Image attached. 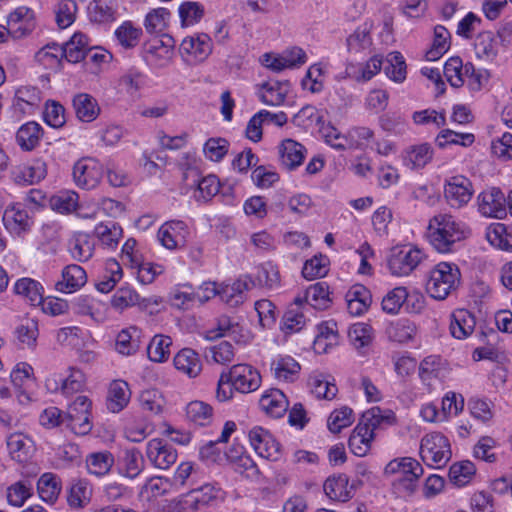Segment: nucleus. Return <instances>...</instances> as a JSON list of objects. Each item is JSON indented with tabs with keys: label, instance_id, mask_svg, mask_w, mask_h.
<instances>
[{
	"label": "nucleus",
	"instance_id": "obj_46",
	"mask_svg": "<svg viewBox=\"0 0 512 512\" xmlns=\"http://www.w3.org/2000/svg\"><path fill=\"white\" fill-rule=\"evenodd\" d=\"M122 268L115 259L106 262L105 271L96 283V288L102 293L110 292L122 278Z\"/></svg>",
	"mask_w": 512,
	"mask_h": 512
},
{
	"label": "nucleus",
	"instance_id": "obj_18",
	"mask_svg": "<svg viewBox=\"0 0 512 512\" xmlns=\"http://www.w3.org/2000/svg\"><path fill=\"white\" fill-rule=\"evenodd\" d=\"M308 308L303 304L302 297H296L282 316L280 329L285 334L301 331L306 325Z\"/></svg>",
	"mask_w": 512,
	"mask_h": 512
},
{
	"label": "nucleus",
	"instance_id": "obj_7",
	"mask_svg": "<svg viewBox=\"0 0 512 512\" xmlns=\"http://www.w3.org/2000/svg\"><path fill=\"white\" fill-rule=\"evenodd\" d=\"M223 498V491L217 484L206 483L183 495L178 503V512H196Z\"/></svg>",
	"mask_w": 512,
	"mask_h": 512
},
{
	"label": "nucleus",
	"instance_id": "obj_60",
	"mask_svg": "<svg viewBox=\"0 0 512 512\" xmlns=\"http://www.w3.org/2000/svg\"><path fill=\"white\" fill-rule=\"evenodd\" d=\"M204 6L199 2L186 1L179 6V17L182 26H192L204 16Z\"/></svg>",
	"mask_w": 512,
	"mask_h": 512
},
{
	"label": "nucleus",
	"instance_id": "obj_20",
	"mask_svg": "<svg viewBox=\"0 0 512 512\" xmlns=\"http://www.w3.org/2000/svg\"><path fill=\"white\" fill-rule=\"evenodd\" d=\"M87 282L85 270L77 265H67L62 270L61 280L55 283V289L61 293H74L82 288Z\"/></svg>",
	"mask_w": 512,
	"mask_h": 512
},
{
	"label": "nucleus",
	"instance_id": "obj_53",
	"mask_svg": "<svg viewBox=\"0 0 512 512\" xmlns=\"http://www.w3.org/2000/svg\"><path fill=\"white\" fill-rule=\"evenodd\" d=\"M476 473V467L474 463L470 461H462L454 463L449 469L450 481L458 486L462 487L468 484Z\"/></svg>",
	"mask_w": 512,
	"mask_h": 512
},
{
	"label": "nucleus",
	"instance_id": "obj_63",
	"mask_svg": "<svg viewBox=\"0 0 512 512\" xmlns=\"http://www.w3.org/2000/svg\"><path fill=\"white\" fill-rule=\"evenodd\" d=\"M69 251L74 259L81 262L87 261L93 256L94 243L87 235L82 234L70 242Z\"/></svg>",
	"mask_w": 512,
	"mask_h": 512
},
{
	"label": "nucleus",
	"instance_id": "obj_59",
	"mask_svg": "<svg viewBox=\"0 0 512 512\" xmlns=\"http://www.w3.org/2000/svg\"><path fill=\"white\" fill-rule=\"evenodd\" d=\"M170 304L177 309H189L194 305L196 294L189 285H181L170 292Z\"/></svg>",
	"mask_w": 512,
	"mask_h": 512
},
{
	"label": "nucleus",
	"instance_id": "obj_30",
	"mask_svg": "<svg viewBox=\"0 0 512 512\" xmlns=\"http://www.w3.org/2000/svg\"><path fill=\"white\" fill-rule=\"evenodd\" d=\"M7 447L12 458L19 463L27 462L35 450L32 439L22 433L11 434L7 438Z\"/></svg>",
	"mask_w": 512,
	"mask_h": 512
},
{
	"label": "nucleus",
	"instance_id": "obj_34",
	"mask_svg": "<svg viewBox=\"0 0 512 512\" xmlns=\"http://www.w3.org/2000/svg\"><path fill=\"white\" fill-rule=\"evenodd\" d=\"M323 489L331 500L347 502L353 497V492L349 490V479L345 474L329 477L324 482Z\"/></svg>",
	"mask_w": 512,
	"mask_h": 512
},
{
	"label": "nucleus",
	"instance_id": "obj_25",
	"mask_svg": "<svg viewBox=\"0 0 512 512\" xmlns=\"http://www.w3.org/2000/svg\"><path fill=\"white\" fill-rule=\"evenodd\" d=\"M347 310L352 316H360L365 313L372 303L370 291L362 284H355L347 291Z\"/></svg>",
	"mask_w": 512,
	"mask_h": 512
},
{
	"label": "nucleus",
	"instance_id": "obj_41",
	"mask_svg": "<svg viewBox=\"0 0 512 512\" xmlns=\"http://www.w3.org/2000/svg\"><path fill=\"white\" fill-rule=\"evenodd\" d=\"M61 489V480L53 473H44L37 482V491L40 498L50 504L58 499Z\"/></svg>",
	"mask_w": 512,
	"mask_h": 512
},
{
	"label": "nucleus",
	"instance_id": "obj_22",
	"mask_svg": "<svg viewBox=\"0 0 512 512\" xmlns=\"http://www.w3.org/2000/svg\"><path fill=\"white\" fill-rule=\"evenodd\" d=\"M41 91L34 86H22L15 92L13 107L16 112L31 115L41 103Z\"/></svg>",
	"mask_w": 512,
	"mask_h": 512
},
{
	"label": "nucleus",
	"instance_id": "obj_39",
	"mask_svg": "<svg viewBox=\"0 0 512 512\" xmlns=\"http://www.w3.org/2000/svg\"><path fill=\"white\" fill-rule=\"evenodd\" d=\"M85 463L90 475L103 477L111 470L114 457L108 451L93 452L86 456Z\"/></svg>",
	"mask_w": 512,
	"mask_h": 512
},
{
	"label": "nucleus",
	"instance_id": "obj_3",
	"mask_svg": "<svg viewBox=\"0 0 512 512\" xmlns=\"http://www.w3.org/2000/svg\"><path fill=\"white\" fill-rule=\"evenodd\" d=\"M461 273L454 263L440 262L428 273L427 293L436 300L446 299L460 284Z\"/></svg>",
	"mask_w": 512,
	"mask_h": 512
},
{
	"label": "nucleus",
	"instance_id": "obj_49",
	"mask_svg": "<svg viewBox=\"0 0 512 512\" xmlns=\"http://www.w3.org/2000/svg\"><path fill=\"white\" fill-rule=\"evenodd\" d=\"M485 237L489 244L496 249L509 251L512 248L510 244V235L507 232V227L504 223L494 222L491 223L485 232Z\"/></svg>",
	"mask_w": 512,
	"mask_h": 512
},
{
	"label": "nucleus",
	"instance_id": "obj_51",
	"mask_svg": "<svg viewBox=\"0 0 512 512\" xmlns=\"http://www.w3.org/2000/svg\"><path fill=\"white\" fill-rule=\"evenodd\" d=\"M189 421L199 426H206L213 418V408L203 401H192L186 407Z\"/></svg>",
	"mask_w": 512,
	"mask_h": 512
},
{
	"label": "nucleus",
	"instance_id": "obj_62",
	"mask_svg": "<svg viewBox=\"0 0 512 512\" xmlns=\"http://www.w3.org/2000/svg\"><path fill=\"white\" fill-rule=\"evenodd\" d=\"M348 337L357 350L363 349L372 341V327L366 323H355L350 327Z\"/></svg>",
	"mask_w": 512,
	"mask_h": 512
},
{
	"label": "nucleus",
	"instance_id": "obj_42",
	"mask_svg": "<svg viewBox=\"0 0 512 512\" xmlns=\"http://www.w3.org/2000/svg\"><path fill=\"white\" fill-rule=\"evenodd\" d=\"M65 59L70 63H78L86 59L88 52V38L83 33H75L64 45Z\"/></svg>",
	"mask_w": 512,
	"mask_h": 512
},
{
	"label": "nucleus",
	"instance_id": "obj_29",
	"mask_svg": "<svg viewBox=\"0 0 512 512\" xmlns=\"http://www.w3.org/2000/svg\"><path fill=\"white\" fill-rule=\"evenodd\" d=\"M175 368L190 378L197 377L202 371V363L196 351L190 348L180 350L174 356Z\"/></svg>",
	"mask_w": 512,
	"mask_h": 512
},
{
	"label": "nucleus",
	"instance_id": "obj_21",
	"mask_svg": "<svg viewBox=\"0 0 512 512\" xmlns=\"http://www.w3.org/2000/svg\"><path fill=\"white\" fill-rule=\"evenodd\" d=\"M289 90V81L270 80L259 85L258 95L264 104L279 106L284 103Z\"/></svg>",
	"mask_w": 512,
	"mask_h": 512
},
{
	"label": "nucleus",
	"instance_id": "obj_54",
	"mask_svg": "<svg viewBox=\"0 0 512 512\" xmlns=\"http://www.w3.org/2000/svg\"><path fill=\"white\" fill-rule=\"evenodd\" d=\"M144 458L137 448L126 449L123 455L124 475L128 478H136L144 469Z\"/></svg>",
	"mask_w": 512,
	"mask_h": 512
},
{
	"label": "nucleus",
	"instance_id": "obj_15",
	"mask_svg": "<svg viewBox=\"0 0 512 512\" xmlns=\"http://www.w3.org/2000/svg\"><path fill=\"white\" fill-rule=\"evenodd\" d=\"M189 235L185 222L181 220H170L161 225L157 237L162 246L173 250L184 247Z\"/></svg>",
	"mask_w": 512,
	"mask_h": 512
},
{
	"label": "nucleus",
	"instance_id": "obj_57",
	"mask_svg": "<svg viewBox=\"0 0 512 512\" xmlns=\"http://www.w3.org/2000/svg\"><path fill=\"white\" fill-rule=\"evenodd\" d=\"M329 258L318 254L304 263L302 275L307 280L324 277L328 272Z\"/></svg>",
	"mask_w": 512,
	"mask_h": 512
},
{
	"label": "nucleus",
	"instance_id": "obj_10",
	"mask_svg": "<svg viewBox=\"0 0 512 512\" xmlns=\"http://www.w3.org/2000/svg\"><path fill=\"white\" fill-rule=\"evenodd\" d=\"M213 44L210 36L198 33L185 37L179 47L183 60L187 63H201L212 53Z\"/></svg>",
	"mask_w": 512,
	"mask_h": 512
},
{
	"label": "nucleus",
	"instance_id": "obj_13",
	"mask_svg": "<svg viewBox=\"0 0 512 512\" xmlns=\"http://www.w3.org/2000/svg\"><path fill=\"white\" fill-rule=\"evenodd\" d=\"M233 388L240 393H250L257 390L261 385L259 372L248 364L233 365L226 372Z\"/></svg>",
	"mask_w": 512,
	"mask_h": 512
},
{
	"label": "nucleus",
	"instance_id": "obj_28",
	"mask_svg": "<svg viewBox=\"0 0 512 512\" xmlns=\"http://www.w3.org/2000/svg\"><path fill=\"white\" fill-rule=\"evenodd\" d=\"M13 290L32 306H39L43 302L44 287L37 280L28 277L18 279Z\"/></svg>",
	"mask_w": 512,
	"mask_h": 512
},
{
	"label": "nucleus",
	"instance_id": "obj_6",
	"mask_svg": "<svg viewBox=\"0 0 512 512\" xmlns=\"http://www.w3.org/2000/svg\"><path fill=\"white\" fill-rule=\"evenodd\" d=\"M91 408L92 402L87 396H77L67 407L64 415L65 427L76 435H87L93 427Z\"/></svg>",
	"mask_w": 512,
	"mask_h": 512
},
{
	"label": "nucleus",
	"instance_id": "obj_26",
	"mask_svg": "<svg viewBox=\"0 0 512 512\" xmlns=\"http://www.w3.org/2000/svg\"><path fill=\"white\" fill-rule=\"evenodd\" d=\"M142 331L136 326L122 329L116 336L115 350L123 356L134 355L141 345Z\"/></svg>",
	"mask_w": 512,
	"mask_h": 512
},
{
	"label": "nucleus",
	"instance_id": "obj_64",
	"mask_svg": "<svg viewBox=\"0 0 512 512\" xmlns=\"http://www.w3.org/2000/svg\"><path fill=\"white\" fill-rule=\"evenodd\" d=\"M491 156L501 161L512 160V134L504 133L500 138L491 142Z\"/></svg>",
	"mask_w": 512,
	"mask_h": 512
},
{
	"label": "nucleus",
	"instance_id": "obj_58",
	"mask_svg": "<svg viewBox=\"0 0 512 512\" xmlns=\"http://www.w3.org/2000/svg\"><path fill=\"white\" fill-rule=\"evenodd\" d=\"M475 141V136L471 133H458L450 129L442 130L437 138L436 143L440 148L447 145H461L463 147L471 146Z\"/></svg>",
	"mask_w": 512,
	"mask_h": 512
},
{
	"label": "nucleus",
	"instance_id": "obj_61",
	"mask_svg": "<svg viewBox=\"0 0 512 512\" xmlns=\"http://www.w3.org/2000/svg\"><path fill=\"white\" fill-rule=\"evenodd\" d=\"M407 299H409L407 289L402 286L396 287L383 298L382 309L386 313L397 314Z\"/></svg>",
	"mask_w": 512,
	"mask_h": 512
},
{
	"label": "nucleus",
	"instance_id": "obj_50",
	"mask_svg": "<svg viewBox=\"0 0 512 512\" xmlns=\"http://www.w3.org/2000/svg\"><path fill=\"white\" fill-rule=\"evenodd\" d=\"M171 345L172 339L169 336L155 335L147 347L148 358L157 363L166 361L170 355Z\"/></svg>",
	"mask_w": 512,
	"mask_h": 512
},
{
	"label": "nucleus",
	"instance_id": "obj_23",
	"mask_svg": "<svg viewBox=\"0 0 512 512\" xmlns=\"http://www.w3.org/2000/svg\"><path fill=\"white\" fill-rule=\"evenodd\" d=\"M306 148L293 139H285L279 146V156L284 168L292 171L302 165Z\"/></svg>",
	"mask_w": 512,
	"mask_h": 512
},
{
	"label": "nucleus",
	"instance_id": "obj_17",
	"mask_svg": "<svg viewBox=\"0 0 512 512\" xmlns=\"http://www.w3.org/2000/svg\"><path fill=\"white\" fill-rule=\"evenodd\" d=\"M254 286L249 276H242L232 283L220 284V299L230 307H237L246 300L247 292Z\"/></svg>",
	"mask_w": 512,
	"mask_h": 512
},
{
	"label": "nucleus",
	"instance_id": "obj_24",
	"mask_svg": "<svg viewBox=\"0 0 512 512\" xmlns=\"http://www.w3.org/2000/svg\"><path fill=\"white\" fill-rule=\"evenodd\" d=\"M259 406L271 417L280 418L287 412L289 402L281 390L273 388L262 394Z\"/></svg>",
	"mask_w": 512,
	"mask_h": 512
},
{
	"label": "nucleus",
	"instance_id": "obj_36",
	"mask_svg": "<svg viewBox=\"0 0 512 512\" xmlns=\"http://www.w3.org/2000/svg\"><path fill=\"white\" fill-rule=\"evenodd\" d=\"M450 331L453 337L464 339L472 334L475 329L476 320L466 309H458L452 314Z\"/></svg>",
	"mask_w": 512,
	"mask_h": 512
},
{
	"label": "nucleus",
	"instance_id": "obj_40",
	"mask_svg": "<svg viewBox=\"0 0 512 512\" xmlns=\"http://www.w3.org/2000/svg\"><path fill=\"white\" fill-rule=\"evenodd\" d=\"M43 135L42 127L34 121L23 124L16 133L19 146L25 151L33 150Z\"/></svg>",
	"mask_w": 512,
	"mask_h": 512
},
{
	"label": "nucleus",
	"instance_id": "obj_5",
	"mask_svg": "<svg viewBox=\"0 0 512 512\" xmlns=\"http://www.w3.org/2000/svg\"><path fill=\"white\" fill-rule=\"evenodd\" d=\"M422 460L429 466L441 468L451 458V449L448 439L439 432L426 434L420 444Z\"/></svg>",
	"mask_w": 512,
	"mask_h": 512
},
{
	"label": "nucleus",
	"instance_id": "obj_38",
	"mask_svg": "<svg viewBox=\"0 0 512 512\" xmlns=\"http://www.w3.org/2000/svg\"><path fill=\"white\" fill-rule=\"evenodd\" d=\"M433 158V149L428 143L409 147L404 155V164L410 169H421Z\"/></svg>",
	"mask_w": 512,
	"mask_h": 512
},
{
	"label": "nucleus",
	"instance_id": "obj_55",
	"mask_svg": "<svg viewBox=\"0 0 512 512\" xmlns=\"http://www.w3.org/2000/svg\"><path fill=\"white\" fill-rule=\"evenodd\" d=\"M79 195L75 191H60L52 196L50 200L51 208L59 213L68 214L76 210L78 206Z\"/></svg>",
	"mask_w": 512,
	"mask_h": 512
},
{
	"label": "nucleus",
	"instance_id": "obj_35",
	"mask_svg": "<svg viewBox=\"0 0 512 512\" xmlns=\"http://www.w3.org/2000/svg\"><path fill=\"white\" fill-rule=\"evenodd\" d=\"M73 107L77 118L82 122H92L100 113L96 99L87 93H79L74 96Z\"/></svg>",
	"mask_w": 512,
	"mask_h": 512
},
{
	"label": "nucleus",
	"instance_id": "obj_2",
	"mask_svg": "<svg viewBox=\"0 0 512 512\" xmlns=\"http://www.w3.org/2000/svg\"><path fill=\"white\" fill-rule=\"evenodd\" d=\"M423 473L421 464L412 457L395 458L384 469L386 476H394L392 487L400 497H409L415 493Z\"/></svg>",
	"mask_w": 512,
	"mask_h": 512
},
{
	"label": "nucleus",
	"instance_id": "obj_52",
	"mask_svg": "<svg viewBox=\"0 0 512 512\" xmlns=\"http://www.w3.org/2000/svg\"><path fill=\"white\" fill-rule=\"evenodd\" d=\"M86 378L84 373L76 368H69V374L61 379L60 391L66 396L70 397L75 393L82 392L85 388Z\"/></svg>",
	"mask_w": 512,
	"mask_h": 512
},
{
	"label": "nucleus",
	"instance_id": "obj_27",
	"mask_svg": "<svg viewBox=\"0 0 512 512\" xmlns=\"http://www.w3.org/2000/svg\"><path fill=\"white\" fill-rule=\"evenodd\" d=\"M312 394L319 399L332 400L335 398L338 388L329 375L313 371L307 380Z\"/></svg>",
	"mask_w": 512,
	"mask_h": 512
},
{
	"label": "nucleus",
	"instance_id": "obj_12",
	"mask_svg": "<svg viewBox=\"0 0 512 512\" xmlns=\"http://www.w3.org/2000/svg\"><path fill=\"white\" fill-rule=\"evenodd\" d=\"M249 442L262 458L277 461L281 457V446L272 434L261 426H254L248 434Z\"/></svg>",
	"mask_w": 512,
	"mask_h": 512
},
{
	"label": "nucleus",
	"instance_id": "obj_8",
	"mask_svg": "<svg viewBox=\"0 0 512 512\" xmlns=\"http://www.w3.org/2000/svg\"><path fill=\"white\" fill-rule=\"evenodd\" d=\"M104 174L103 165L95 158L83 157L73 166V180L84 190L95 189L101 182Z\"/></svg>",
	"mask_w": 512,
	"mask_h": 512
},
{
	"label": "nucleus",
	"instance_id": "obj_9",
	"mask_svg": "<svg viewBox=\"0 0 512 512\" xmlns=\"http://www.w3.org/2000/svg\"><path fill=\"white\" fill-rule=\"evenodd\" d=\"M183 180L187 188H196L194 198L199 202L210 201L220 190V182L215 175L201 178L196 168L188 167L183 173Z\"/></svg>",
	"mask_w": 512,
	"mask_h": 512
},
{
	"label": "nucleus",
	"instance_id": "obj_48",
	"mask_svg": "<svg viewBox=\"0 0 512 512\" xmlns=\"http://www.w3.org/2000/svg\"><path fill=\"white\" fill-rule=\"evenodd\" d=\"M46 174V163L41 159H36L24 166L15 176V180L18 183L32 185L44 179Z\"/></svg>",
	"mask_w": 512,
	"mask_h": 512
},
{
	"label": "nucleus",
	"instance_id": "obj_1",
	"mask_svg": "<svg viewBox=\"0 0 512 512\" xmlns=\"http://www.w3.org/2000/svg\"><path fill=\"white\" fill-rule=\"evenodd\" d=\"M470 234L468 226L449 213L435 214L426 229L427 241L442 254L454 252Z\"/></svg>",
	"mask_w": 512,
	"mask_h": 512
},
{
	"label": "nucleus",
	"instance_id": "obj_47",
	"mask_svg": "<svg viewBox=\"0 0 512 512\" xmlns=\"http://www.w3.org/2000/svg\"><path fill=\"white\" fill-rule=\"evenodd\" d=\"M373 438V433L368 432L363 424H357L349 438V448L355 455L365 456L370 449Z\"/></svg>",
	"mask_w": 512,
	"mask_h": 512
},
{
	"label": "nucleus",
	"instance_id": "obj_14",
	"mask_svg": "<svg viewBox=\"0 0 512 512\" xmlns=\"http://www.w3.org/2000/svg\"><path fill=\"white\" fill-rule=\"evenodd\" d=\"M146 457L155 468L166 470L176 462L178 454L166 440L154 438L146 444Z\"/></svg>",
	"mask_w": 512,
	"mask_h": 512
},
{
	"label": "nucleus",
	"instance_id": "obj_44",
	"mask_svg": "<svg viewBox=\"0 0 512 512\" xmlns=\"http://www.w3.org/2000/svg\"><path fill=\"white\" fill-rule=\"evenodd\" d=\"M171 37H167V41L155 40L146 49V59L158 66L166 65L172 58V42Z\"/></svg>",
	"mask_w": 512,
	"mask_h": 512
},
{
	"label": "nucleus",
	"instance_id": "obj_56",
	"mask_svg": "<svg viewBox=\"0 0 512 512\" xmlns=\"http://www.w3.org/2000/svg\"><path fill=\"white\" fill-rule=\"evenodd\" d=\"M347 48L351 53H360L372 45L370 28L364 24L355 29L347 38Z\"/></svg>",
	"mask_w": 512,
	"mask_h": 512
},
{
	"label": "nucleus",
	"instance_id": "obj_19",
	"mask_svg": "<svg viewBox=\"0 0 512 512\" xmlns=\"http://www.w3.org/2000/svg\"><path fill=\"white\" fill-rule=\"evenodd\" d=\"M3 224L5 228L14 235H21L27 232L32 224L28 210L22 204L9 206L3 213Z\"/></svg>",
	"mask_w": 512,
	"mask_h": 512
},
{
	"label": "nucleus",
	"instance_id": "obj_32",
	"mask_svg": "<svg viewBox=\"0 0 512 512\" xmlns=\"http://www.w3.org/2000/svg\"><path fill=\"white\" fill-rule=\"evenodd\" d=\"M94 234L103 248L114 250L123 236L121 226L114 221L100 222L94 228Z\"/></svg>",
	"mask_w": 512,
	"mask_h": 512
},
{
	"label": "nucleus",
	"instance_id": "obj_31",
	"mask_svg": "<svg viewBox=\"0 0 512 512\" xmlns=\"http://www.w3.org/2000/svg\"><path fill=\"white\" fill-rule=\"evenodd\" d=\"M302 299L303 304L306 305L308 309L312 307L316 310H325L332 303L329 286L326 282H317L309 286Z\"/></svg>",
	"mask_w": 512,
	"mask_h": 512
},
{
	"label": "nucleus",
	"instance_id": "obj_33",
	"mask_svg": "<svg viewBox=\"0 0 512 512\" xmlns=\"http://www.w3.org/2000/svg\"><path fill=\"white\" fill-rule=\"evenodd\" d=\"M130 389L128 384L122 380L113 381L108 390L107 409L113 413L123 410L130 400Z\"/></svg>",
	"mask_w": 512,
	"mask_h": 512
},
{
	"label": "nucleus",
	"instance_id": "obj_43",
	"mask_svg": "<svg viewBox=\"0 0 512 512\" xmlns=\"http://www.w3.org/2000/svg\"><path fill=\"white\" fill-rule=\"evenodd\" d=\"M271 370L278 380L293 381L300 371V364L291 356H278L272 361Z\"/></svg>",
	"mask_w": 512,
	"mask_h": 512
},
{
	"label": "nucleus",
	"instance_id": "obj_45",
	"mask_svg": "<svg viewBox=\"0 0 512 512\" xmlns=\"http://www.w3.org/2000/svg\"><path fill=\"white\" fill-rule=\"evenodd\" d=\"M406 69L405 59L400 52L393 51L387 55L384 72L390 80L402 83L406 79Z\"/></svg>",
	"mask_w": 512,
	"mask_h": 512
},
{
	"label": "nucleus",
	"instance_id": "obj_4",
	"mask_svg": "<svg viewBox=\"0 0 512 512\" xmlns=\"http://www.w3.org/2000/svg\"><path fill=\"white\" fill-rule=\"evenodd\" d=\"M425 257L424 251L416 246L394 247L387 258V266L394 276H408Z\"/></svg>",
	"mask_w": 512,
	"mask_h": 512
},
{
	"label": "nucleus",
	"instance_id": "obj_37",
	"mask_svg": "<svg viewBox=\"0 0 512 512\" xmlns=\"http://www.w3.org/2000/svg\"><path fill=\"white\" fill-rule=\"evenodd\" d=\"M92 496V489L85 479H76L71 482L68 490L67 503L72 509L86 507Z\"/></svg>",
	"mask_w": 512,
	"mask_h": 512
},
{
	"label": "nucleus",
	"instance_id": "obj_11",
	"mask_svg": "<svg viewBox=\"0 0 512 512\" xmlns=\"http://www.w3.org/2000/svg\"><path fill=\"white\" fill-rule=\"evenodd\" d=\"M474 189L471 181L462 175L452 176L445 181L444 198L452 208L465 206L472 198Z\"/></svg>",
	"mask_w": 512,
	"mask_h": 512
},
{
	"label": "nucleus",
	"instance_id": "obj_16",
	"mask_svg": "<svg viewBox=\"0 0 512 512\" xmlns=\"http://www.w3.org/2000/svg\"><path fill=\"white\" fill-rule=\"evenodd\" d=\"M507 215V196L496 186L482 191V216L503 219Z\"/></svg>",
	"mask_w": 512,
	"mask_h": 512
}]
</instances>
